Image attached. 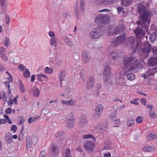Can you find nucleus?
<instances>
[{
	"label": "nucleus",
	"mask_w": 157,
	"mask_h": 157,
	"mask_svg": "<svg viewBox=\"0 0 157 157\" xmlns=\"http://www.w3.org/2000/svg\"><path fill=\"white\" fill-rule=\"evenodd\" d=\"M105 33V31L100 27L93 29L90 33L89 35L93 39H96L99 38Z\"/></svg>",
	"instance_id": "nucleus-3"
},
{
	"label": "nucleus",
	"mask_w": 157,
	"mask_h": 157,
	"mask_svg": "<svg viewBox=\"0 0 157 157\" xmlns=\"http://www.w3.org/2000/svg\"><path fill=\"white\" fill-rule=\"evenodd\" d=\"M157 137L156 134L152 133H150L147 136V139L148 140H151L153 139H156Z\"/></svg>",
	"instance_id": "nucleus-36"
},
{
	"label": "nucleus",
	"mask_w": 157,
	"mask_h": 157,
	"mask_svg": "<svg viewBox=\"0 0 157 157\" xmlns=\"http://www.w3.org/2000/svg\"><path fill=\"white\" fill-rule=\"evenodd\" d=\"M26 146L28 148H30L32 145V138L30 136L28 135L26 137Z\"/></svg>",
	"instance_id": "nucleus-16"
},
{
	"label": "nucleus",
	"mask_w": 157,
	"mask_h": 157,
	"mask_svg": "<svg viewBox=\"0 0 157 157\" xmlns=\"http://www.w3.org/2000/svg\"><path fill=\"white\" fill-rule=\"evenodd\" d=\"M56 62L58 65H60L62 63V60L59 57H57L56 59Z\"/></svg>",
	"instance_id": "nucleus-42"
},
{
	"label": "nucleus",
	"mask_w": 157,
	"mask_h": 157,
	"mask_svg": "<svg viewBox=\"0 0 157 157\" xmlns=\"http://www.w3.org/2000/svg\"><path fill=\"white\" fill-rule=\"evenodd\" d=\"M106 143H105L106 146H105V148L106 149H111L112 147L110 145L111 143L110 142L108 141V142H107Z\"/></svg>",
	"instance_id": "nucleus-50"
},
{
	"label": "nucleus",
	"mask_w": 157,
	"mask_h": 157,
	"mask_svg": "<svg viewBox=\"0 0 157 157\" xmlns=\"http://www.w3.org/2000/svg\"><path fill=\"white\" fill-rule=\"evenodd\" d=\"M95 2L99 5H108L107 0H96Z\"/></svg>",
	"instance_id": "nucleus-26"
},
{
	"label": "nucleus",
	"mask_w": 157,
	"mask_h": 157,
	"mask_svg": "<svg viewBox=\"0 0 157 157\" xmlns=\"http://www.w3.org/2000/svg\"><path fill=\"white\" fill-rule=\"evenodd\" d=\"M155 149L154 147L150 146H146L142 148L143 151L147 152H151L154 151Z\"/></svg>",
	"instance_id": "nucleus-25"
},
{
	"label": "nucleus",
	"mask_w": 157,
	"mask_h": 157,
	"mask_svg": "<svg viewBox=\"0 0 157 157\" xmlns=\"http://www.w3.org/2000/svg\"><path fill=\"white\" fill-rule=\"evenodd\" d=\"M125 40L124 35H121L116 37L112 43L111 46L115 47L119 44L123 43Z\"/></svg>",
	"instance_id": "nucleus-8"
},
{
	"label": "nucleus",
	"mask_w": 157,
	"mask_h": 157,
	"mask_svg": "<svg viewBox=\"0 0 157 157\" xmlns=\"http://www.w3.org/2000/svg\"><path fill=\"white\" fill-rule=\"evenodd\" d=\"M156 38V33H155L154 32L152 33L150 36V41L151 42L154 43L155 41Z\"/></svg>",
	"instance_id": "nucleus-31"
},
{
	"label": "nucleus",
	"mask_w": 157,
	"mask_h": 157,
	"mask_svg": "<svg viewBox=\"0 0 157 157\" xmlns=\"http://www.w3.org/2000/svg\"><path fill=\"white\" fill-rule=\"evenodd\" d=\"M59 152L58 147L55 145H51L49 147V153L53 157L58 155Z\"/></svg>",
	"instance_id": "nucleus-10"
},
{
	"label": "nucleus",
	"mask_w": 157,
	"mask_h": 157,
	"mask_svg": "<svg viewBox=\"0 0 157 157\" xmlns=\"http://www.w3.org/2000/svg\"><path fill=\"white\" fill-rule=\"evenodd\" d=\"M151 15L150 11L146 10L139 14V21H137L138 26L144 28L147 32H148L147 26L150 24Z\"/></svg>",
	"instance_id": "nucleus-2"
},
{
	"label": "nucleus",
	"mask_w": 157,
	"mask_h": 157,
	"mask_svg": "<svg viewBox=\"0 0 157 157\" xmlns=\"http://www.w3.org/2000/svg\"><path fill=\"white\" fill-rule=\"evenodd\" d=\"M88 125L87 121L86 118L81 119L78 124V126L79 127H83Z\"/></svg>",
	"instance_id": "nucleus-23"
},
{
	"label": "nucleus",
	"mask_w": 157,
	"mask_h": 157,
	"mask_svg": "<svg viewBox=\"0 0 157 157\" xmlns=\"http://www.w3.org/2000/svg\"><path fill=\"white\" fill-rule=\"evenodd\" d=\"M149 114L150 117L152 118H154L156 117V114L155 112L153 111H150Z\"/></svg>",
	"instance_id": "nucleus-47"
},
{
	"label": "nucleus",
	"mask_w": 157,
	"mask_h": 157,
	"mask_svg": "<svg viewBox=\"0 0 157 157\" xmlns=\"http://www.w3.org/2000/svg\"><path fill=\"white\" fill-rule=\"evenodd\" d=\"M118 0H107L108 5L114 3Z\"/></svg>",
	"instance_id": "nucleus-54"
},
{
	"label": "nucleus",
	"mask_w": 157,
	"mask_h": 157,
	"mask_svg": "<svg viewBox=\"0 0 157 157\" xmlns=\"http://www.w3.org/2000/svg\"><path fill=\"white\" fill-rule=\"evenodd\" d=\"M19 67L20 68V71H23L24 70H26V67L23 65H20L19 66Z\"/></svg>",
	"instance_id": "nucleus-52"
},
{
	"label": "nucleus",
	"mask_w": 157,
	"mask_h": 157,
	"mask_svg": "<svg viewBox=\"0 0 157 157\" xmlns=\"http://www.w3.org/2000/svg\"><path fill=\"white\" fill-rule=\"evenodd\" d=\"M10 129L12 131L15 132L17 130V127L16 125H12Z\"/></svg>",
	"instance_id": "nucleus-51"
},
{
	"label": "nucleus",
	"mask_w": 157,
	"mask_h": 157,
	"mask_svg": "<svg viewBox=\"0 0 157 157\" xmlns=\"http://www.w3.org/2000/svg\"><path fill=\"white\" fill-rule=\"evenodd\" d=\"M25 135L24 133H20V135L18 136V140H23L24 138Z\"/></svg>",
	"instance_id": "nucleus-53"
},
{
	"label": "nucleus",
	"mask_w": 157,
	"mask_h": 157,
	"mask_svg": "<svg viewBox=\"0 0 157 157\" xmlns=\"http://www.w3.org/2000/svg\"><path fill=\"white\" fill-rule=\"evenodd\" d=\"M75 124V119L74 118H68L67 120L66 125L67 128H72Z\"/></svg>",
	"instance_id": "nucleus-14"
},
{
	"label": "nucleus",
	"mask_w": 157,
	"mask_h": 157,
	"mask_svg": "<svg viewBox=\"0 0 157 157\" xmlns=\"http://www.w3.org/2000/svg\"><path fill=\"white\" fill-rule=\"evenodd\" d=\"M5 20L6 23L7 24L9 23L10 19L8 15H6L5 16Z\"/></svg>",
	"instance_id": "nucleus-59"
},
{
	"label": "nucleus",
	"mask_w": 157,
	"mask_h": 157,
	"mask_svg": "<svg viewBox=\"0 0 157 157\" xmlns=\"http://www.w3.org/2000/svg\"><path fill=\"white\" fill-rule=\"evenodd\" d=\"M134 33L136 36L140 38L144 36L145 34L144 30L142 28L139 27L135 29Z\"/></svg>",
	"instance_id": "nucleus-12"
},
{
	"label": "nucleus",
	"mask_w": 157,
	"mask_h": 157,
	"mask_svg": "<svg viewBox=\"0 0 157 157\" xmlns=\"http://www.w3.org/2000/svg\"><path fill=\"white\" fill-rule=\"evenodd\" d=\"M19 89L21 92H24L25 89L24 87V85L21 82L19 84Z\"/></svg>",
	"instance_id": "nucleus-46"
},
{
	"label": "nucleus",
	"mask_w": 157,
	"mask_h": 157,
	"mask_svg": "<svg viewBox=\"0 0 157 157\" xmlns=\"http://www.w3.org/2000/svg\"><path fill=\"white\" fill-rule=\"evenodd\" d=\"M123 10V8L122 7H118L117 8V10L119 13H120L122 12Z\"/></svg>",
	"instance_id": "nucleus-63"
},
{
	"label": "nucleus",
	"mask_w": 157,
	"mask_h": 157,
	"mask_svg": "<svg viewBox=\"0 0 157 157\" xmlns=\"http://www.w3.org/2000/svg\"><path fill=\"white\" fill-rule=\"evenodd\" d=\"M80 0V7L81 9H83V7L84 5V0Z\"/></svg>",
	"instance_id": "nucleus-55"
},
{
	"label": "nucleus",
	"mask_w": 157,
	"mask_h": 157,
	"mask_svg": "<svg viewBox=\"0 0 157 157\" xmlns=\"http://www.w3.org/2000/svg\"><path fill=\"white\" fill-rule=\"evenodd\" d=\"M109 17L107 15H99L96 17L95 19V22L98 24L99 26H104L108 23Z\"/></svg>",
	"instance_id": "nucleus-4"
},
{
	"label": "nucleus",
	"mask_w": 157,
	"mask_h": 157,
	"mask_svg": "<svg viewBox=\"0 0 157 157\" xmlns=\"http://www.w3.org/2000/svg\"><path fill=\"white\" fill-rule=\"evenodd\" d=\"M75 103L76 101L73 99H71L69 100L66 101V105H75Z\"/></svg>",
	"instance_id": "nucleus-35"
},
{
	"label": "nucleus",
	"mask_w": 157,
	"mask_h": 157,
	"mask_svg": "<svg viewBox=\"0 0 157 157\" xmlns=\"http://www.w3.org/2000/svg\"><path fill=\"white\" fill-rule=\"evenodd\" d=\"M82 57L83 61L86 63H88L91 59L90 53L85 51H84L82 52Z\"/></svg>",
	"instance_id": "nucleus-13"
},
{
	"label": "nucleus",
	"mask_w": 157,
	"mask_h": 157,
	"mask_svg": "<svg viewBox=\"0 0 157 157\" xmlns=\"http://www.w3.org/2000/svg\"><path fill=\"white\" fill-rule=\"evenodd\" d=\"M94 143L91 141H87L84 144V147L86 151L91 153L93 151Z\"/></svg>",
	"instance_id": "nucleus-9"
},
{
	"label": "nucleus",
	"mask_w": 157,
	"mask_h": 157,
	"mask_svg": "<svg viewBox=\"0 0 157 157\" xmlns=\"http://www.w3.org/2000/svg\"><path fill=\"white\" fill-rule=\"evenodd\" d=\"M132 0H122V5L123 6H128L132 2Z\"/></svg>",
	"instance_id": "nucleus-33"
},
{
	"label": "nucleus",
	"mask_w": 157,
	"mask_h": 157,
	"mask_svg": "<svg viewBox=\"0 0 157 157\" xmlns=\"http://www.w3.org/2000/svg\"><path fill=\"white\" fill-rule=\"evenodd\" d=\"M10 44L9 39L7 37H6L4 42V44L6 47H8Z\"/></svg>",
	"instance_id": "nucleus-48"
},
{
	"label": "nucleus",
	"mask_w": 157,
	"mask_h": 157,
	"mask_svg": "<svg viewBox=\"0 0 157 157\" xmlns=\"http://www.w3.org/2000/svg\"><path fill=\"white\" fill-rule=\"evenodd\" d=\"M125 78L126 76L124 75L120 76L118 81L119 83L121 85H124L126 82Z\"/></svg>",
	"instance_id": "nucleus-27"
},
{
	"label": "nucleus",
	"mask_w": 157,
	"mask_h": 157,
	"mask_svg": "<svg viewBox=\"0 0 157 157\" xmlns=\"http://www.w3.org/2000/svg\"><path fill=\"white\" fill-rule=\"evenodd\" d=\"M40 91L37 88L34 87L33 89V94L34 96L37 97L40 94Z\"/></svg>",
	"instance_id": "nucleus-30"
},
{
	"label": "nucleus",
	"mask_w": 157,
	"mask_h": 157,
	"mask_svg": "<svg viewBox=\"0 0 157 157\" xmlns=\"http://www.w3.org/2000/svg\"><path fill=\"white\" fill-rule=\"evenodd\" d=\"M95 80L93 77H90L87 82L86 88L87 89H90L93 88L94 85Z\"/></svg>",
	"instance_id": "nucleus-11"
},
{
	"label": "nucleus",
	"mask_w": 157,
	"mask_h": 157,
	"mask_svg": "<svg viewBox=\"0 0 157 157\" xmlns=\"http://www.w3.org/2000/svg\"><path fill=\"white\" fill-rule=\"evenodd\" d=\"M78 2H75V6L74 8H75V9L74 10V12H75V16L78 19L79 18V17L78 16L79 14V10L78 9L77 7H78Z\"/></svg>",
	"instance_id": "nucleus-29"
},
{
	"label": "nucleus",
	"mask_w": 157,
	"mask_h": 157,
	"mask_svg": "<svg viewBox=\"0 0 157 157\" xmlns=\"http://www.w3.org/2000/svg\"><path fill=\"white\" fill-rule=\"evenodd\" d=\"M64 40L65 43L67 45L71 46L73 45V44L71 41L69 40L67 37H66L64 38Z\"/></svg>",
	"instance_id": "nucleus-39"
},
{
	"label": "nucleus",
	"mask_w": 157,
	"mask_h": 157,
	"mask_svg": "<svg viewBox=\"0 0 157 157\" xmlns=\"http://www.w3.org/2000/svg\"><path fill=\"white\" fill-rule=\"evenodd\" d=\"M44 71L46 73L50 74L52 73V71L48 67H46L44 69Z\"/></svg>",
	"instance_id": "nucleus-44"
},
{
	"label": "nucleus",
	"mask_w": 157,
	"mask_h": 157,
	"mask_svg": "<svg viewBox=\"0 0 157 157\" xmlns=\"http://www.w3.org/2000/svg\"><path fill=\"white\" fill-rule=\"evenodd\" d=\"M39 118V117H30L28 120V121L29 123L31 124L32 122H34L38 120Z\"/></svg>",
	"instance_id": "nucleus-37"
},
{
	"label": "nucleus",
	"mask_w": 157,
	"mask_h": 157,
	"mask_svg": "<svg viewBox=\"0 0 157 157\" xmlns=\"http://www.w3.org/2000/svg\"><path fill=\"white\" fill-rule=\"evenodd\" d=\"M63 157H71L70 149L67 148L65 150Z\"/></svg>",
	"instance_id": "nucleus-32"
},
{
	"label": "nucleus",
	"mask_w": 157,
	"mask_h": 157,
	"mask_svg": "<svg viewBox=\"0 0 157 157\" xmlns=\"http://www.w3.org/2000/svg\"><path fill=\"white\" fill-rule=\"evenodd\" d=\"M140 102L144 105H146V100L144 98H141L140 100Z\"/></svg>",
	"instance_id": "nucleus-58"
},
{
	"label": "nucleus",
	"mask_w": 157,
	"mask_h": 157,
	"mask_svg": "<svg viewBox=\"0 0 157 157\" xmlns=\"http://www.w3.org/2000/svg\"><path fill=\"white\" fill-rule=\"evenodd\" d=\"M83 139H88L90 138H92L94 139V136L92 135H85L83 136Z\"/></svg>",
	"instance_id": "nucleus-45"
},
{
	"label": "nucleus",
	"mask_w": 157,
	"mask_h": 157,
	"mask_svg": "<svg viewBox=\"0 0 157 157\" xmlns=\"http://www.w3.org/2000/svg\"><path fill=\"white\" fill-rule=\"evenodd\" d=\"M123 52L121 50L116 49L111 51L109 55V59L111 60H114L118 57L122 56Z\"/></svg>",
	"instance_id": "nucleus-5"
},
{
	"label": "nucleus",
	"mask_w": 157,
	"mask_h": 157,
	"mask_svg": "<svg viewBox=\"0 0 157 157\" xmlns=\"http://www.w3.org/2000/svg\"><path fill=\"white\" fill-rule=\"evenodd\" d=\"M136 58L135 53H131L125 56L123 61L124 70V74L130 81H132L135 78V75L132 73L133 70L142 67V63H143V60L141 59H138L131 63Z\"/></svg>",
	"instance_id": "nucleus-1"
},
{
	"label": "nucleus",
	"mask_w": 157,
	"mask_h": 157,
	"mask_svg": "<svg viewBox=\"0 0 157 157\" xmlns=\"http://www.w3.org/2000/svg\"><path fill=\"white\" fill-rule=\"evenodd\" d=\"M46 153L45 151H41L40 155V157H44L46 155Z\"/></svg>",
	"instance_id": "nucleus-57"
},
{
	"label": "nucleus",
	"mask_w": 157,
	"mask_h": 157,
	"mask_svg": "<svg viewBox=\"0 0 157 157\" xmlns=\"http://www.w3.org/2000/svg\"><path fill=\"white\" fill-rule=\"evenodd\" d=\"M100 126L101 125L100 123L96 124L94 126V128L96 132H99L100 130L102 129V128H101Z\"/></svg>",
	"instance_id": "nucleus-41"
},
{
	"label": "nucleus",
	"mask_w": 157,
	"mask_h": 157,
	"mask_svg": "<svg viewBox=\"0 0 157 157\" xmlns=\"http://www.w3.org/2000/svg\"><path fill=\"white\" fill-rule=\"evenodd\" d=\"M134 124V120L132 119H128L127 122V125L129 127L132 126Z\"/></svg>",
	"instance_id": "nucleus-38"
},
{
	"label": "nucleus",
	"mask_w": 157,
	"mask_h": 157,
	"mask_svg": "<svg viewBox=\"0 0 157 157\" xmlns=\"http://www.w3.org/2000/svg\"><path fill=\"white\" fill-rule=\"evenodd\" d=\"M138 12L139 14L144 13L145 11L147 10H146L145 6L142 4H140L138 5L137 7Z\"/></svg>",
	"instance_id": "nucleus-19"
},
{
	"label": "nucleus",
	"mask_w": 157,
	"mask_h": 157,
	"mask_svg": "<svg viewBox=\"0 0 157 157\" xmlns=\"http://www.w3.org/2000/svg\"><path fill=\"white\" fill-rule=\"evenodd\" d=\"M104 157H111V155L109 152L104 154Z\"/></svg>",
	"instance_id": "nucleus-64"
},
{
	"label": "nucleus",
	"mask_w": 157,
	"mask_h": 157,
	"mask_svg": "<svg viewBox=\"0 0 157 157\" xmlns=\"http://www.w3.org/2000/svg\"><path fill=\"white\" fill-rule=\"evenodd\" d=\"M116 27L117 29V30L116 32H118V34L120 33L121 32L124 31L125 29L124 24L121 22H118V25Z\"/></svg>",
	"instance_id": "nucleus-18"
},
{
	"label": "nucleus",
	"mask_w": 157,
	"mask_h": 157,
	"mask_svg": "<svg viewBox=\"0 0 157 157\" xmlns=\"http://www.w3.org/2000/svg\"><path fill=\"white\" fill-rule=\"evenodd\" d=\"M57 38L56 37L51 38L49 40V42L51 46L56 47L57 45Z\"/></svg>",
	"instance_id": "nucleus-24"
},
{
	"label": "nucleus",
	"mask_w": 157,
	"mask_h": 157,
	"mask_svg": "<svg viewBox=\"0 0 157 157\" xmlns=\"http://www.w3.org/2000/svg\"><path fill=\"white\" fill-rule=\"evenodd\" d=\"M12 134L9 133L6 135L5 137V140L6 143L9 144L12 143L13 138L12 137Z\"/></svg>",
	"instance_id": "nucleus-22"
},
{
	"label": "nucleus",
	"mask_w": 157,
	"mask_h": 157,
	"mask_svg": "<svg viewBox=\"0 0 157 157\" xmlns=\"http://www.w3.org/2000/svg\"><path fill=\"white\" fill-rule=\"evenodd\" d=\"M18 120L19 122V124H23L25 122V119L22 116H19L18 118Z\"/></svg>",
	"instance_id": "nucleus-40"
},
{
	"label": "nucleus",
	"mask_w": 157,
	"mask_h": 157,
	"mask_svg": "<svg viewBox=\"0 0 157 157\" xmlns=\"http://www.w3.org/2000/svg\"><path fill=\"white\" fill-rule=\"evenodd\" d=\"M48 34L49 36L51 38L56 37V35L55 33L52 31H50L49 32Z\"/></svg>",
	"instance_id": "nucleus-49"
},
{
	"label": "nucleus",
	"mask_w": 157,
	"mask_h": 157,
	"mask_svg": "<svg viewBox=\"0 0 157 157\" xmlns=\"http://www.w3.org/2000/svg\"><path fill=\"white\" fill-rule=\"evenodd\" d=\"M116 113L115 112L111 113L110 116V119L113 122H115L116 123H119V120H117L116 116Z\"/></svg>",
	"instance_id": "nucleus-28"
},
{
	"label": "nucleus",
	"mask_w": 157,
	"mask_h": 157,
	"mask_svg": "<svg viewBox=\"0 0 157 157\" xmlns=\"http://www.w3.org/2000/svg\"><path fill=\"white\" fill-rule=\"evenodd\" d=\"M7 121L5 119H0V125L6 123Z\"/></svg>",
	"instance_id": "nucleus-61"
},
{
	"label": "nucleus",
	"mask_w": 157,
	"mask_h": 157,
	"mask_svg": "<svg viewBox=\"0 0 157 157\" xmlns=\"http://www.w3.org/2000/svg\"><path fill=\"white\" fill-rule=\"evenodd\" d=\"M23 75L26 78H27L30 77V72L28 69H26L25 71L23 73Z\"/></svg>",
	"instance_id": "nucleus-34"
},
{
	"label": "nucleus",
	"mask_w": 157,
	"mask_h": 157,
	"mask_svg": "<svg viewBox=\"0 0 157 157\" xmlns=\"http://www.w3.org/2000/svg\"><path fill=\"white\" fill-rule=\"evenodd\" d=\"M148 64L149 65L152 66L157 65V57H152L148 60Z\"/></svg>",
	"instance_id": "nucleus-17"
},
{
	"label": "nucleus",
	"mask_w": 157,
	"mask_h": 157,
	"mask_svg": "<svg viewBox=\"0 0 157 157\" xmlns=\"http://www.w3.org/2000/svg\"><path fill=\"white\" fill-rule=\"evenodd\" d=\"M110 11V10L108 9H104L102 10H99V12H109Z\"/></svg>",
	"instance_id": "nucleus-60"
},
{
	"label": "nucleus",
	"mask_w": 157,
	"mask_h": 157,
	"mask_svg": "<svg viewBox=\"0 0 157 157\" xmlns=\"http://www.w3.org/2000/svg\"><path fill=\"white\" fill-rule=\"evenodd\" d=\"M66 75V71L65 70H61L59 73L58 76L59 82L61 85L62 84V82L64 80L65 77Z\"/></svg>",
	"instance_id": "nucleus-15"
},
{
	"label": "nucleus",
	"mask_w": 157,
	"mask_h": 157,
	"mask_svg": "<svg viewBox=\"0 0 157 157\" xmlns=\"http://www.w3.org/2000/svg\"><path fill=\"white\" fill-rule=\"evenodd\" d=\"M155 73L152 68L148 69L144 74V78H147L148 77L153 75Z\"/></svg>",
	"instance_id": "nucleus-20"
},
{
	"label": "nucleus",
	"mask_w": 157,
	"mask_h": 157,
	"mask_svg": "<svg viewBox=\"0 0 157 157\" xmlns=\"http://www.w3.org/2000/svg\"><path fill=\"white\" fill-rule=\"evenodd\" d=\"M117 30V29L115 27V28H110L108 30L107 34L108 36H111L118 34V32H117L116 31Z\"/></svg>",
	"instance_id": "nucleus-21"
},
{
	"label": "nucleus",
	"mask_w": 157,
	"mask_h": 157,
	"mask_svg": "<svg viewBox=\"0 0 157 157\" xmlns=\"http://www.w3.org/2000/svg\"><path fill=\"white\" fill-rule=\"evenodd\" d=\"M6 69L3 65H1L0 66V71L1 72H3L4 71H6Z\"/></svg>",
	"instance_id": "nucleus-56"
},
{
	"label": "nucleus",
	"mask_w": 157,
	"mask_h": 157,
	"mask_svg": "<svg viewBox=\"0 0 157 157\" xmlns=\"http://www.w3.org/2000/svg\"><path fill=\"white\" fill-rule=\"evenodd\" d=\"M111 68L109 65L105 66L103 73V80L105 82L108 81L110 79L111 75Z\"/></svg>",
	"instance_id": "nucleus-6"
},
{
	"label": "nucleus",
	"mask_w": 157,
	"mask_h": 157,
	"mask_svg": "<svg viewBox=\"0 0 157 157\" xmlns=\"http://www.w3.org/2000/svg\"><path fill=\"white\" fill-rule=\"evenodd\" d=\"M12 112L11 109L10 108H8L5 110V112L7 114H10Z\"/></svg>",
	"instance_id": "nucleus-62"
},
{
	"label": "nucleus",
	"mask_w": 157,
	"mask_h": 157,
	"mask_svg": "<svg viewBox=\"0 0 157 157\" xmlns=\"http://www.w3.org/2000/svg\"><path fill=\"white\" fill-rule=\"evenodd\" d=\"M104 109V107L102 105L98 104L95 108V112L92 115L93 118L95 119L99 118L101 116Z\"/></svg>",
	"instance_id": "nucleus-7"
},
{
	"label": "nucleus",
	"mask_w": 157,
	"mask_h": 157,
	"mask_svg": "<svg viewBox=\"0 0 157 157\" xmlns=\"http://www.w3.org/2000/svg\"><path fill=\"white\" fill-rule=\"evenodd\" d=\"M143 120V117L140 116L137 117L136 118V121L137 123H141Z\"/></svg>",
	"instance_id": "nucleus-43"
}]
</instances>
